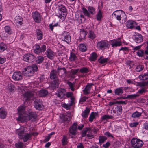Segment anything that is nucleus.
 <instances>
[{
	"label": "nucleus",
	"mask_w": 148,
	"mask_h": 148,
	"mask_svg": "<svg viewBox=\"0 0 148 148\" xmlns=\"http://www.w3.org/2000/svg\"><path fill=\"white\" fill-rule=\"evenodd\" d=\"M58 23H56L55 24H54L53 23H52L51 24H50L49 25V27L50 29L52 31L53 29V27H57L58 25Z\"/></svg>",
	"instance_id": "obj_58"
},
{
	"label": "nucleus",
	"mask_w": 148,
	"mask_h": 148,
	"mask_svg": "<svg viewBox=\"0 0 148 148\" xmlns=\"http://www.w3.org/2000/svg\"><path fill=\"white\" fill-rule=\"evenodd\" d=\"M33 93L27 92L23 95L24 96L23 100L25 101L29 100L31 97L33 96Z\"/></svg>",
	"instance_id": "obj_22"
},
{
	"label": "nucleus",
	"mask_w": 148,
	"mask_h": 148,
	"mask_svg": "<svg viewBox=\"0 0 148 148\" xmlns=\"http://www.w3.org/2000/svg\"><path fill=\"white\" fill-rule=\"evenodd\" d=\"M114 18L118 21H120L123 17L126 18V17L125 12L121 10L115 11L112 14Z\"/></svg>",
	"instance_id": "obj_5"
},
{
	"label": "nucleus",
	"mask_w": 148,
	"mask_h": 148,
	"mask_svg": "<svg viewBox=\"0 0 148 148\" xmlns=\"http://www.w3.org/2000/svg\"><path fill=\"white\" fill-rule=\"evenodd\" d=\"M50 78L52 79H56L57 77V71L53 70L50 72Z\"/></svg>",
	"instance_id": "obj_32"
},
{
	"label": "nucleus",
	"mask_w": 148,
	"mask_h": 148,
	"mask_svg": "<svg viewBox=\"0 0 148 148\" xmlns=\"http://www.w3.org/2000/svg\"><path fill=\"white\" fill-rule=\"evenodd\" d=\"M37 117V115L35 112H31L28 114H26V115L23 119L24 121L31 120L32 122H34L36 121Z\"/></svg>",
	"instance_id": "obj_9"
},
{
	"label": "nucleus",
	"mask_w": 148,
	"mask_h": 148,
	"mask_svg": "<svg viewBox=\"0 0 148 148\" xmlns=\"http://www.w3.org/2000/svg\"><path fill=\"white\" fill-rule=\"evenodd\" d=\"M44 60V57L42 56H39L37 58L36 62L38 64H41L43 62Z\"/></svg>",
	"instance_id": "obj_45"
},
{
	"label": "nucleus",
	"mask_w": 148,
	"mask_h": 148,
	"mask_svg": "<svg viewBox=\"0 0 148 148\" xmlns=\"http://www.w3.org/2000/svg\"><path fill=\"white\" fill-rule=\"evenodd\" d=\"M29 129L26 127H21L16 130V134L18 135L20 139H23V142H25L29 140L32 135H36L38 134L36 133L29 132Z\"/></svg>",
	"instance_id": "obj_1"
},
{
	"label": "nucleus",
	"mask_w": 148,
	"mask_h": 148,
	"mask_svg": "<svg viewBox=\"0 0 148 148\" xmlns=\"http://www.w3.org/2000/svg\"><path fill=\"white\" fill-rule=\"evenodd\" d=\"M97 57V54L93 52L90 54L89 59L91 61H94L96 59Z\"/></svg>",
	"instance_id": "obj_41"
},
{
	"label": "nucleus",
	"mask_w": 148,
	"mask_h": 148,
	"mask_svg": "<svg viewBox=\"0 0 148 148\" xmlns=\"http://www.w3.org/2000/svg\"><path fill=\"white\" fill-rule=\"evenodd\" d=\"M141 87L142 88L139 90L138 92V93L140 94H142L143 93H145L147 91V88L146 86H143Z\"/></svg>",
	"instance_id": "obj_47"
},
{
	"label": "nucleus",
	"mask_w": 148,
	"mask_h": 148,
	"mask_svg": "<svg viewBox=\"0 0 148 148\" xmlns=\"http://www.w3.org/2000/svg\"><path fill=\"white\" fill-rule=\"evenodd\" d=\"M67 84L69 86L71 90L72 91H74L75 89L74 88V84L68 81L67 82Z\"/></svg>",
	"instance_id": "obj_55"
},
{
	"label": "nucleus",
	"mask_w": 148,
	"mask_h": 148,
	"mask_svg": "<svg viewBox=\"0 0 148 148\" xmlns=\"http://www.w3.org/2000/svg\"><path fill=\"white\" fill-rule=\"evenodd\" d=\"M34 107L36 109L40 110L42 109L43 106L41 100L37 99L34 101Z\"/></svg>",
	"instance_id": "obj_16"
},
{
	"label": "nucleus",
	"mask_w": 148,
	"mask_h": 148,
	"mask_svg": "<svg viewBox=\"0 0 148 148\" xmlns=\"http://www.w3.org/2000/svg\"><path fill=\"white\" fill-rule=\"evenodd\" d=\"M86 34V32L84 30H81L80 36L79 38V40L81 41L84 40Z\"/></svg>",
	"instance_id": "obj_30"
},
{
	"label": "nucleus",
	"mask_w": 148,
	"mask_h": 148,
	"mask_svg": "<svg viewBox=\"0 0 148 148\" xmlns=\"http://www.w3.org/2000/svg\"><path fill=\"white\" fill-rule=\"evenodd\" d=\"M110 46V45L108 42L105 40L100 41L97 44V48L101 49L108 48Z\"/></svg>",
	"instance_id": "obj_11"
},
{
	"label": "nucleus",
	"mask_w": 148,
	"mask_h": 148,
	"mask_svg": "<svg viewBox=\"0 0 148 148\" xmlns=\"http://www.w3.org/2000/svg\"><path fill=\"white\" fill-rule=\"evenodd\" d=\"M58 79H57L56 80V82L55 81H54V85L53 84V86L55 88H57L58 86Z\"/></svg>",
	"instance_id": "obj_63"
},
{
	"label": "nucleus",
	"mask_w": 148,
	"mask_h": 148,
	"mask_svg": "<svg viewBox=\"0 0 148 148\" xmlns=\"http://www.w3.org/2000/svg\"><path fill=\"white\" fill-rule=\"evenodd\" d=\"M25 110V107L24 106H21L18 107V114L19 115V117L17 119V120L21 122H24L23 119L26 115Z\"/></svg>",
	"instance_id": "obj_4"
},
{
	"label": "nucleus",
	"mask_w": 148,
	"mask_h": 148,
	"mask_svg": "<svg viewBox=\"0 0 148 148\" xmlns=\"http://www.w3.org/2000/svg\"><path fill=\"white\" fill-rule=\"evenodd\" d=\"M132 146L129 148H140L143 144V142L139 139L134 138L131 140Z\"/></svg>",
	"instance_id": "obj_3"
},
{
	"label": "nucleus",
	"mask_w": 148,
	"mask_h": 148,
	"mask_svg": "<svg viewBox=\"0 0 148 148\" xmlns=\"http://www.w3.org/2000/svg\"><path fill=\"white\" fill-rule=\"evenodd\" d=\"M139 123L138 122H133L130 123V125L131 127H135L137 126Z\"/></svg>",
	"instance_id": "obj_59"
},
{
	"label": "nucleus",
	"mask_w": 148,
	"mask_h": 148,
	"mask_svg": "<svg viewBox=\"0 0 148 148\" xmlns=\"http://www.w3.org/2000/svg\"><path fill=\"white\" fill-rule=\"evenodd\" d=\"M87 8L88 11L85 8H82L83 12L85 16L90 17V14L92 15L95 14L96 11L95 8L92 6H89Z\"/></svg>",
	"instance_id": "obj_6"
},
{
	"label": "nucleus",
	"mask_w": 148,
	"mask_h": 148,
	"mask_svg": "<svg viewBox=\"0 0 148 148\" xmlns=\"http://www.w3.org/2000/svg\"><path fill=\"white\" fill-rule=\"evenodd\" d=\"M140 79L142 80H145L148 79V74L147 73L142 74L139 76Z\"/></svg>",
	"instance_id": "obj_50"
},
{
	"label": "nucleus",
	"mask_w": 148,
	"mask_h": 148,
	"mask_svg": "<svg viewBox=\"0 0 148 148\" xmlns=\"http://www.w3.org/2000/svg\"><path fill=\"white\" fill-rule=\"evenodd\" d=\"M75 18L79 23L82 22V19L84 18V15L80 14L79 13H76L75 15Z\"/></svg>",
	"instance_id": "obj_27"
},
{
	"label": "nucleus",
	"mask_w": 148,
	"mask_h": 148,
	"mask_svg": "<svg viewBox=\"0 0 148 148\" xmlns=\"http://www.w3.org/2000/svg\"><path fill=\"white\" fill-rule=\"evenodd\" d=\"M46 49V46L45 45H42L40 47L39 45L36 44L34 46L33 50L34 53L38 54L40 53L44 52Z\"/></svg>",
	"instance_id": "obj_8"
},
{
	"label": "nucleus",
	"mask_w": 148,
	"mask_h": 148,
	"mask_svg": "<svg viewBox=\"0 0 148 148\" xmlns=\"http://www.w3.org/2000/svg\"><path fill=\"white\" fill-rule=\"evenodd\" d=\"M79 50L82 52H84L87 50V48L85 45L83 43L80 44L79 45Z\"/></svg>",
	"instance_id": "obj_37"
},
{
	"label": "nucleus",
	"mask_w": 148,
	"mask_h": 148,
	"mask_svg": "<svg viewBox=\"0 0 148 148\" xmlns=\"http://www.w3.org/2000/svg\"><path fill=\"white\" fill-rule=\"evenodd\" d=\"M38 67L36 64H34L31 66H28L25 68L23 71L25 76L30 77L33 75L34 72L36 71Z\"/></svg>",
	"instance_id": "obj_2"
},
{
	"label": "nucleus",
	"mask_w": 148,
	"mask_h": 148,
	"mask_svg": "<svg viewBox=\"0 0 148 148\" xmlns=\"http://www.w3.org/2000/svg\"><path fill=\"white\" fill-rule=\"evenodd\" d=\"M62 143L63 145H65L67 144V138L66 136L64 135L63 136V138L61 140Z\"/></svg>",
	"instance_id": "obj_52"
},
{
	"label": "nucleus",
	"mask_w": 148,
	"mask_h": 148,
	"mask_svg": "<svg viewBox=\"0 0 148 148\" xmlns=\"http://www.w3.org/2000/svg\"><path fill=\"white\" fill-rule=\"evenodd\" d=\"M112 118V116L111 115H105L101 117V119L102 120H107L108 119H111Z\"/></svg>",
	"instance_id": "obj_56"
},
{
	"label": "nucleus",
	"mask_w": 148,
	"mask_h": 148,
	"mask_svg": "<svg viewBox=\"0 0 148 148\" xmlns=\"http://www.w3.org/2000/svg\"><path fill=\"white\" fill-rule=\"evenodd\" d=\"M103 58V56H101L100 58L98 60L99 62L101 64L105 63L109 60L108 58Z\"/></svg>",
	"instance_id": "obj_42"
},
{
	"label": "nucleus",
	"mask_w": 148,
	"mask_h": 148,
	"mask_svg": "<svg viewBox=\"0 0 148 148\" xmlns=\"http://www.w3.org/2000/svg\"><path fill=\"white\" fill-rule=\"evenodd\" d=\"M61 39L62 40L64 41L67 43H69L71 40V37L68 32H63L61 34Z\"/></svg>",
	"instance_id": "obj_12"
},
{
	"label": "nucleus",
	"mask_w": 148,
	"mask_h": 148,
	"mask_svg": "<svg viewBox=\"0 0 148 148\" xmlns=\"http://www.w3.org/2000/svg\"><path fill=\"white\" fill-rule=\"evenodd\" d=\"M145 43L146 44L147 46L146 47V49L144 51V56H145V59H148V41L146 42Z\"/></svg>",
	"instance_id": "obj_51"
},
{
	"label": "nucleus",
	"mask_w": 148,
	"mask_h": 148,
	"mask_svg": "<svg viewBox=\"0 0 148 148\" xmlns=\"http://www.w3.org/2000/svg\"><path fill=\"white\" fill-rule=\"evenodd\" d=\"M58 9L61 13H63L64 16L66 15L67 9L61 3H59L58 5Z\"/></svg>",
	"instance_id": "obj_21"
},
{
	"label": "nucleus",
	"mask_w": 148,
	"mask_h": 148,
	"mask_svg": "<svg viewBox=\"0 0 148 148\" xmlns=\"http://www.w3.org/2000/svg\"><path fill=\"white\" fill-rule=\"evenodd\" d=\"M98 115V113L96 112H92L89 117V120L90 122H92L95 117Z\"/></svg>",
	"instance_id": "obj_35"
},
{
	"label": "nucleus",
	"mask_w": 148,
	"mask_h": 148,
	"mask_svg": "<svg viewBox=\"0 0 148 148\" xmlns=\"http://www.w3.org/2000/svg\"><path fill=\"white\" fill-rule=\"evenodd\" d=\"M142 112H142H139L136 111L132 114L131 117L133 118L139 119L141 116Z\"/></svg>",
	"instance_id": "obj_31"
},
{
	"label": "nucleus",
	"mask_w": 148,
	"mask_h": 148,
	"mask_svg": "<svg viewBox=\"0 0 148 148\" xmlns=\"http://www.w3.org/2000/svg\"><path fill=\"white\" fill-rule=\"evenodd\" d=\"M122 106L121 105H119L114 109L113 112L114 113H117L118 115H119L122 113Z\"/></svg>",
	"instance_id": "obj_23"
},
{
	"label": "nucleus",
	"mask_w": 148,
	"mask_h": 148,
	"mask_svg": "<svg viewBox=\"0 0 148 148\" xmlns=\"http://www.w3.org/2000/svg\"><path fill=\"white\" fill-rule=\"evenodd\" d=\"M143 65H138L136 67V71L137 72H140L143 70Z\"/></svg>",
	"instance_id": "obj_61"
},
{
	"label": "nucleus",
	"mask_w": 148,
	"mask_h": 148,
	"mask_svg": "<svg viewBox=\"0 0 148 148\" xmlns=\"http://www.w3.org/2000/svg\"><path fill=\"white\" fill-rule=\"evenodd\" d=\"M79 71L82 73H86L89 72V70L87 67H84L80 69Z\"/></svg>",
	"instance_id": "obj_53"
},
{
	"label": "nucleus",
	"mask_w": 148,
	"mask_h": 148,
	"mask_svg": "<svg viewBox=\"0 0 148 148\" xmlns=\"http://www.w3.org/2000/svg\"><path fill=\"white\" fill-rule=\"evenodd\" d=\"M69 59L71 61H75L77 60V57L75 54L73 52H71L70 53Z\"/></svg>",
	"instance_id": "obj_38"
},
{
	"label": "nucleus",
	"mask_w": 148,
	"mask_h": 148,
	"mask_svg": "<svg viewBox=\"0 0 148 148\" xmlns=\"http://www.w3.org/2000/svg\"><path fill=\"white\" fill-rule=\"evenodd\" d=\"M110 145V143L108 141L106 143L103 144V147L104 148H108Z\"/></svg>",
	"instance_id": "obj_64"
},
{
	"label": "nucleus",
	"mask_w": 148,
	"mask_h": 148,
	"mask_svg": "<svg viewBox=\"0 0 148 148\" xmlns=\"http://www.w3.org/2000/svg\"><path fill=\"white\" fill-rule=\"evenodd\" d=\"M14 88V86L13 85H12L11 84H8V89L9 90L10 92H11L13 91Z\"/></svg>",
	"instance_id": "obj_57"
},
{
	"label": "nucleus",
	"mask_w": 148,
	"mask_h": 148,
	"mask_svg": "<svg viewBox=\"0 0 148 148\" xmlns=\"http://www.w3.org/2000/svg\"><path fill=\"white\" fill-rule=\"evenodd\" d=\"M32 56L33 55L32 54H26L24 56L23 59L24 61L27 62Z\"/></svg>",
	"instance_id": "obj_44"
},
{
	"label": "nucleus",
	"mask_w": 148,
	"mask_h": 148,
	"mask_svg": "<svg viewBox=\"0 0 148 148\" xmlns=\"http://www.w3.org/2000/svg\"><path fill=\"white\" fill-rule=\"evenodd\" d=\"M36 35L38 39L39 40H40L42 39L43 37V34L42 31L40 29H37L36 30Z\"/></svg>",
	"instance_id": "obj_36"
},
{
	"label": "nucleus",
	"mask_w": 148,
	"mask_h": 148,
	"mask_svg": "<svg viewBox=\"0 0 148 148\" xmlns=\"http://www.w3.org/2000/svg\"><path fill=\"white\" fill-rule=\"evenodd\" d=\"M123 87H120L115 89L114 93L115 95H119L123 93Z\"/></svg>",
	"instance_id": "obj_34"
},
{
	"label": "nucleus",
	"mask_w": 148,
	"mask_h": 148,
	"mask_svg": "<svg viewBox=\"0 0 148 148\" xmlns=\"http://www.w3.org/2000/svg\"><path fill=\"white\" fill-rule=\"evenodd\" d=\"M65 95H66V97L67 98H72V97H73V94L72 92H66V94Z\"/></svg>",
	"instance_id": "obj_62"
},
{
	"label": "nucleus",
	"mask_w": 148,
	"mask_h": 148,
	"mask_svg": "<svg viewBox=\"0 0 148 148\" xmlns=\"http://www.w3.org/2000/svg\"><path fill=\"white\" fill-rule=\"evenodd\" d=\"M7 112L6 110L3 107L0 108V118L2 119H5L6 116Z\"/></svg>",
	"instance_id": "obj_24"
},
{
	"label": "nucleus",
	"mask_w": 148,
	"mask_h": 148,
	"mask_svg": "<svg viewBox=\"0 0 148 148\" xmlns=\"http://www.w3.org/2000/svg\"><path fill=\"white\" fill-rule=\"evenodd\" d=\"M90 110L89 108L86 107L85 110L82 113V116L84 118H86L88 116Z\"/></svg>",
	"instance_id": "obj_29"
},
{
	"label": "nucleus",
	"mask_w": 148,
	"mask_h": 148,
	"mask_svg": "<svg viewBox=\"0 0 148 148\" xmlns=\"http://www.w3.org/2000/svg\"><path fill=\"white\" fill-rule=\"evenodd\" d=\"M58 73L59 76L62 77H65L66 76V69L63 67L58 68Z\"/></svg>",
	"instance_id": "obj_18"
},
{
	"label": "nucleus",
	"mask_w": 148,
	"mask_h": 148,
	"mask_svg": "<svg viewBox=\"0 0 148 148\" xmlns=\"http://www.w3.org/2000/svg\"><path fill=\"white\" fill-rule=\"evenodd\" d=\"M4 29L5 32L9 34H11L13 33V31L10 27L8 26L4 27Z\"/></svg>",
	"instance_id": "obj_39"
},
{
	"label": "nucleus",
	"mask_w": 148,
	"mask_h": 148,
	"mask_svg": "<svg viewBox=\"0 0 148 148\" xmlns=\"http://www.w3.org/2000/svg\"><path fill=\"white\" fill-rule=\"evenodd\" d=\"M102 13L101 11L99 10L98 12L96 15V18L98 21H100L102 17Z\"/></svg>",
	"instance_id": "obj_46"
},
{
	"label": "nucleus",
	"mask_w": 148,
	"mask_h": 148,
	"mask_svg": "<svg viewBox=\"0 0 148 148\" xmlns=\"http://www.w3.org/2000/svg\"><path fill=\"white\" fill-rule=\"evenodd\" d=\"M142 45L136 46H132V50L134 52H136L138 56L139 57H142L144 56V50L143 49H140Z\"/></svg>",
	"instance_id": "obj_7"
},
{
	"label": "nucleus",
	"mask_w": 148,
	"mask_h": 148,
	"mask_svg": "<svg viewBox=\"0 0 148 148\" xmlns=\"http://www.w3.org/2000/svg\"><path fill=\"white\" fill-rule=\"evenodd\" d=\"M22 18L20 16H16L15 18L14 22L17 25L19 24L20 25H22Z\"/></svg>",
	"instance_id": "obj_33"
},
{
	"label": "nucleus",
	"mask_w": 148,
	"mask_h": 148,
	"mask_svg": "<svg viewBox=\"0 0 148 148\" xmlns=\"http://www.w3.org/2000/svg\"><path fill=\"white\" fill-rule=\"evenodd\" d=\"M47 56L50 59H52L53 58L54 55V53L50 49H47L45 52Z\"/></svg>",
	"instance_id": "obj_25"
},
{
	"label": "nucleus",
	"mask_w": 148,
	"mask_h": 148,
	"mask_svg": "<svg viewBox=\"0 0 148 148\" xmlns=\"http://www.w3.org/2000/svg\"><path fill=\"white\" fill-rule=\"evenodd\" d=\"M138 95L136 94H133L131 95H128L126 97H121V98L123 99H132L133 98H136L138 97Z\"/></svg>",
	"instance_id": "obj_48"
},
{
	"label": "nucleus",
	"mask_w": 148,
	"mask_h": 148,
	"mask_svg": "<svg viewBox=\"0 0 148 148\" xmlns=\"http://www.w3.org/2000/svg\"><path fill=\"white\" fill-rule=\"evenodd\" d=\"M48 93V92L47 90L42 89L39 91L38 92L37 94L40 97H43L47 95Z\"/></svg>",
	"instance_id": "obj_28"
},
{
	"label": "nucleus",
	"mask_w": 148,
	"mask_h": 148,
	"mask_svg": "<svg viewBox=\"0 0 148 148\" xmlns=\"http://www.w3.org/2000/svg\"><path fill=\"white\" fill-rule=\"evenodd\" d=\"M107 139V137L104 136H100L99 138V143L102 144L104 143Z\"/></svg>",
	"instance_id": "obj_40"
},
{
	"label": "nucleus",
	"mask_w": 148,
	"mask_h": 148,
	"mask_svg": "<svg viewBox=\"0 0 148 148\" xmlns=\"http://www.w3.org/2000/svg\"><path fill=\"white\" fill-rule=\"evenodd\" d=\"M148 84V81L147 82H140L138 83V86L140 87L146 86Z\"/></svg>",
	"instance_id": "obj_60"
},
{
	"label": "nucleus",
	"mask_w": 148,
	"mask_h": 148,
	"mask_svg": "<svg viewBox=\"0 0 148 148\" xmlns=\"http://www.w3.org/2000/svg\"><path fill=\"white\" fill-rule=\"evenodd\" d=\"M23 75L22 73L19 71L14 72L12 76V79L16 81L21 80L23 79Z\"/></svg>",
	"instance_id": "obj_13"
},
{
	"label": "nucleus",
	"mask_w": 148,
	"mask_h": 148,
	"mask_svg": "<svg viewBox=\"0 0 148 148\" xmlns=\"http://www.w3.org/2000/svg\"><path fill=\"white\" fill-rule=\"evenodd\" d=\"M77 123H75L69 128V132L72 135L71 138H73L76 134L77 131Z\"/></svg>",
	"instance_id": "obj_10"
},
{
	"label": "nucleus",
	"mask_w": 148,
	"mask_h": 148,
	"mask_svg": "<svg viewBox=\"0 0 148 148\" xmlns=\"http://www.w3.org/2000/svg\"><path fill=\"white\" fill-rule=\"evenodd\" d=\"M7 48L5 44L3 43H0V52L4 51Z\"/></svg>",
	"instance_id": "obj_43"
},
{
	"label": "nucleus",
	"mask_w": 148,
	"mask_h": 148,
	"mask_svg": "<svg viewBox=\"0 0 148 148\" xmlns=\"http://www.w3.org/2000/svg\"><path fill=\"white\" fill-rule=\"evenodd\" d=\"M66 94V90L64 89L61 88L57 91V93H56V95L57 97L60 99H62L64 97Z\"/></svg>",
	"instance_id": "obj_17"
},
{
	"label": "nucleus",
	"mask_w": 148,
	"mask_h": 148,
	"mask_svg": "<svg viewBox=\"0 0 148 148\" xmlns=\"http://www.w3.org/2000/svg\"><path fill=\"white\" fill-rule=\"evenodd\" d=\"M134 38V40L137 43H140L143 41L142 36L140 34L135 36Z\"/></svg>",
	"instance_id": "obj_26"
},
{
	"label": "nucleus",
	"mask_w": 148,
	"mask_h": 148,
	"mask_svg": "<svg viewBox=\"0 0 148 148\" xmlns=\"http://www.w3.org/2000/svg\"><path fill=\"white\" fill-rule=\"evenodd\" d=\"M88 37L90 39H93L95 38L96 36L94 32L92 31H90L89 32Z\"/></svg>",
	"instance_id": "obj_49"
},
{
	"label": "nucleus",
	"mask_w": 148,
	"mask_h": 148,
	"mask_svg": "<svg viewBox=\"0 0 148 148\" xmlns=\"http://www.w3.org/2000/svg\"><path fill=\"white\" fill-rule=\"evenodd\" d=\"M15 146L16 148H23V143L22 142H18L15 143Z\"/></svg>",
	"instance_id": "obj_54"
},
{
	"label": "nucleus",
	"mask_w": 148,
	"mask_h": 148,
	"mask_svg": "<svg viewBox=\"0 0 148 148\" xmlns=\"http://www.w3.org/2000/svg\"><path fill=\"white\" fill-rule=\"evenodd\" d=\"M137 25L136 22L132 20H129L126 23V27L128 29H132Z\"/></svg>",
	"instance_id": "obj_19"
},
{
	"label": "nucleus",
	"mask_w": 148,
	"mask_h": 148,
	"mask_svg": "<svg viewBox=\"0 0 148 148\" xmlns=\"http://www.w3.org/2000/svg\"><path fill=\"white\" fill-rule=\"evenodd\" d=\"M111 44L113 47H119L121 46L122 44L121 41H118L117 40L114 39L111 40Z\"/></svg>",
	"instance_id": "obj_20"
},
{
	"label": "nucleus",
	"mask_w": 148,
	"mask_h": 148,
	"mask_svg": "<svg viewBox=\"0 0 148 148\" xmlns=\"http://www.w3.org/2000/svg\"><path fill=\"white\" fill-rule=\"evenodd\" d=\"M32 16L34 21L36 23H40L41 21V17L39 12L37 11L33 12Z\"/></svg>",
	"instance_id": "obj_14"
},
{
	"label": "nucleus",
	"mask_w": 148,
	"mask_h": 148,
	"mask_svg": "<svg viewBox=\"0 0 148 148\" xmlns=\"http://www.w3.org/2000/svg\"><path fill=\"white\" fill-rule=\"evenodd\" d=\"M94 85V84L92 83H88L84 89L83 90V93L85 95L90 93L92 86Z\"/></svg>",
	"instance_id": "obj_15"
}]
</instances>
